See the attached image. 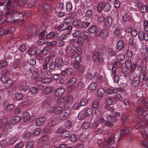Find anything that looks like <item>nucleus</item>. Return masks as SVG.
Masks as SVG:
<instances>
[{
    "instance_id": "f257e3e1",
    "label": "nucleus",
    "mask_w": 148,
    "mask_h": 148,
    "mask_svg": "<svg viewBox=\"0 0 148 148\" xmlns=\"http://www.w3.org/2000/svg\"><path fill=\"white\" fill-rule=\"evenodd\" d=\"M26 2L25 0H0V6L5 5L7 7L12 8L17 6L20 3L24 5Z\"/></svg>"
},
{
    "instance_id": "f03ea898",
    "label": "nucleus",
    "mask_w": 148,
    "mask_h": 148,
    "mask_svg": "<svg viewBox=\"0 0 148 148\" xmlns=\"http://www.w3.org/2000/svg\"><path fill=\"white\" fill-rule=\"evenodd\" d=\"M7 9L6 10V13L7 14V18L9 19V22H11L12 20H17L18 19H14V18L18 17H21L23 16V14H19L15 11L14 9L12 8H10V7H5Z\"/></svg>"
},
{
    "instance_id": "7ed1b4c3",
    "label": "nucleus",
    "mask_w": 148,
    "mask_h": 148,
    "mask_svg": "<svg viewBox=\"0 0 148 148\" xmlns=\"http://www.w3.org/2000/svg\"><path fill=\"white\" fill-rule=\"evenodd\" d=\"M73 97L72 95L67 94L63 97L58 99L57 101L59 104L63 103L66 104L67 103H70L73 101Z\"/></svg>"
},
{
    "instance_id": "20e7f679",
    "label": "nucleus",
    "mask_w": 148,
    "mask_h": 148,
    "mask_svg": "<svg viewBox=\"0 0 148 148\" xmlns=\"http://www.w3.org/2000/svg\"><path fill=\"white\" fill-rule=\"evenodd\" d=\"M73 27L71 25H67L65 24L62 23L59 26H56L55 28L60 31H66V34H69L70 33V30L72 29Z\"/></svg>"
},
{
    "instance_id": "39448f33",
    "label": "nucleus",
    "mask_w": 148,
    "mask_h": 148,
    "mask_svg": "<svg viewBox=\"0 0 148 148\" xmlns=\"http://www.w3.org/2000/svg\"><path fill=\"white\" fill-rule=\"evenodd\" d=\"M74 73L73 69L71 67L67 68L65 70L62 71L61 73L62 75L64 76L66 75L69 77L72 76Z\"/></svg>"
},
{
    "instance_id": "423d86ee",
    "label": "nucleus",
    "mask_w": 148,
    "mask_h": 148,
    "mask_svg": "<svg viewBox=\"0 0 148 148\" xmlns=\"http://www.w3.org/2000/svg\"><path fill=\"white\" fill-rule=\"evenodd\" d=\"M77 80L75 78H70L68 81V90L69 91H71L75 85Z\"/></svg>"
},
{
    "instance_id": "0eeeda50",
    "label": "nucleus",
    "mask_w": 148,
    "mask_h": 148,
    "mask_svg": "<svg viewBox=\"0 0 148 148\" xmlns=\"http://www.w3.org/2000/svg\"><path fill=\"white\" fill-rule=\"evenodd\" d=\"M92 58L95 62L98 61L100 63H101L103 61L102 56L100 55L97 51H95L94 53Z\"/></svg>"
},
{
    "instance_id": "6e6552de",
    "label": "nucleus",
    "mask_w": 148,
    "mask_h": 148,
    "mask_svg": "<svg viewBox=\"0 0 148 148\" xmlns=\"http://www.w3.org/2000/svg\"><path fill=\"white\" fill-rule=\"evenodd\" d=\"M146 111V110L141 106H138L135 107V111L138 116H142L145 113Z\"/></svg>"
},
{
    "instance_id": "1a4fd4ad",
    "label": "nucleus",
    "mask_w": 148,
    "mask_h": 148,
    "mask_svg": "<svg viewBox=\"0 0 148 148\" xmlns=\"http://www.w3.org/2000/svg\"><path fill=\"white\" fill-rule=\"evenodd\" d=\"M49 111L51 113H53L55 115H58L60 113L63 111L61 106H58L56 107H51L49 109Z\"/></svg>"
},
{
    "instance_id": "9d476101",
    "label": "nucleus",
    "mask_w": 148,
    "mask_h": 148,
    "mask_svg": "<svg viewBox=\"0 0 148 148\" xmlns=\"http://www.w3.org/2000/svg\"><path fill=\"white\" fill-rule=\"evenodd\" d=\"M69 113L65 111H63L58 116V119L60 121H64L68 116Z\"/></svg>"
},
{
    "instance_id": "9b49d317",
    "label": "nucleus",
    "mask_w": 148,
    "mask_h": 148,
    "mask_svg": "<svg viewBox=\"0 0 148 148\" xmlns=\"http://www.w3.org/2000/svg\"><path fill=\"white\" fill-rule=\"evenodd\" d=\"M138 36L140 40H142L144 39L146 42L148 41V34L146 32L142 31L139 32Z\"/></svg>"
},
{
    "instance_id": "f8f14e48",
    "label": "nucleus",
    "mask_w": 148,
    "mask_h": 148,
    "mask_svg": "<svg viewBox=\"0 0 148 148\" xmlns=\"http://www.w3.org/2000/svg\"><path fill=\"white\" fill-rule=\"evenodd\" d=\"M130 79L131 81V84L133 86L136 87L138 86L139 83V78L137 77H134L131 76L130 77Z\"/></svg>"
},
{
    "instance_id": "ddd939ff",
    "label": "nucleus",
    "mask_w": 148,
    "mask_h": 148,
    "mask_svg": "<svg viewBox=\"0 0 148 148\" xmlns=\"http://www.w3.org/2000/svg\"><path fill=\"white\" fill-rule=\"evenodd\" d=\"M82 60V57L80 56H77L75 58L73 64V66L75 68H77Z\"/></svg>"
},
{
    "instance_id": "4468645a",
    "label": "nucleus",
    "mask_w": 148,
    "mask_h": 148,
    "mask_svg": "<svg viewBox=\"0 0 148 148\" xmlns=\"http://www.w3.org/2000/svg\"><path fill=\"white\" fill-rule=\"evenodd\" d=\"M81 21L78 19H75L73 22V26L78 30L81 29Z\"/></svg>"
},
{
    "instance_id": "2eb2a0df",
    "label": "nucleus",
    "mask_w": 148,
    "mask_h": 148,
    "mask_svg": "<svg viewBox=\"0 0 148 148\" xmlns=\"http://www.w3.org/2000/svg\"><path fill=\"white\" fill-rule=\"evenodd\" d=\"M112 17L110 15L108 16L105 18V24L107 27H110L112 25Z\"/></svg>"
},
{
    "instance_id": "dca6fc26",
    "label": "nucleus",
    "mask_w": 148,
    "mask_h": 148,
    "mask_svg": "<svg viewBox=\"0 0 148 148\" xmlns=\"http://www.w3.org/2000/svg\"><path fill=\"white\" fill-rule=\"evenodd\" d=\"M23 120L24 121L29 122L31 121V116L29 113L27 112H24L22 114Z\"/></svg>"
},
{
    "instance_id": "f3484780",
    "label": "nucleus",
    "mask_w": 148,
    "mask_h": 148,
    "mask_svg": "<svg viewBox=\"0 0 148 148\" xmlns=\"http://www.w3.org/2000/svg\"><path fill=\"white\" fill-rule=\"evenodd\" d=\"M63 61L62 58L57 57L55 59V63L57 67L60 68L62 67Z\"/></svg>"
},
{
    "instance_id": "a211bd4d",
    "label": "nucleus",
    "mask_w": 148,
    "mask_h": 148,
    "mask_svg": "<svg viewBox=\"0 0 148 148\" xmlns=\"http://www.w3.org/2000/svg\"><path fill=\"white\" fill-rule=\"evenodd\" d=\"M46 120L45 117H40L37 119L35 122L36 125L38 126H40L42 125Z\"/></svg>"
},
{
    "instance_id": "6ab92c4d",
    "label": "nucleus",
    "mask_w": 148,
    "mask_h": 148,
    "mask_svg": "<svg viewBox=\"0 0 148 148\" xmlns=\"http://www.w3.org/2000/svg\"><path fill=\"white\" fill-rule=\"evenodd\" d=\"M65 89L64 88H59L55 91V95L57 96H60L62 95L65 92Z\"/></svg>"
},
{
    "instance_id": "aec40b11",
    "label": "nucleus",
    "mask_w": 148,
    "mask_h": 148,
    "mask_svg": "<svg viewBox=\"0 0 148 148\" xmlns=\"http://www.w3.org/2000/svg\"><path fill=\"white\" fill-rule=\"evenodd\" d=\"M5 16L2 14V13L0 11V23H4L6 21L8 22H9V19L7 18V14L6 13V11L5 12Z\"/></svg>"
},
{
    "instance_id": "412c9836",
    "label": "nucleus",
    "mask_w": 148,
    "mask_h": 148,
    "mask_svg": "<svg viewBox=\"0 0 148 148\" xmlns=\"http://www.w3.org/2000/svg\"><path fill=\"white\" fill-rule=\"evenodd\" d=\"M145 120H141L137 121L135 125V127L138 129L142 127L145 125Z\"/></svg>"
},
{
    "instance_id": "4be33fe9",
    "label": "nucleus",
    "mask_w": 148,
    "mask_h": 148,
    "mask_svg": "<svg viewBox=\"0 0 148 148\" xmlns=\"http://www.w3.org/2000/svg\"><path fill=\"white\" fill-rule=\"evenodd\" d=\"M51 102V100L49 98L46 99L44 101L43 104L42 105V108H47Z\"/></svg>"
},
{
    "instance_id": "5701e85b",
    "label": "nucleus",
    "mask_w": 148,
    "mask_h": 148,
    "mask_svg": "<svg viewBox=\"0 0 148 148\" xmlns=\"http://www.w3.org/2000/svg\"><path fill=\"white\" fill-rule=\"evenodd\" d=\"M140 100L143 106L145 108H148V99L144 97L140 98Z\"/></svg>"
},
{
    "instance_id": "b1692460",
    "label": "nucleus",
    "mask_w": 148,
    "mask_h": 148,
    "mask_svg": "<svg viewBox=\"0 0 148 148\" xmlns=\"http://www.w3.org/2000/svg\"><path fill=\"white\" fill-rule=\"evenodd\" d=\"M42 7L44 11L47 13H49L51 11V8L50 5L46 3L42 4Z\"/></svg>"
},
{
    "instance_id": "393cba45",
    "label": "nucleus",
    "mask_w": 148,
    "mask_h": 148,
    "mask_svg": "<svg viewBox=\"0 0 148 148\" xmlns=\"http://www.w3.org/2000/svg\"><path fill=\"white\" fill-rule=\"evenodd\" d=\"M87 116L84 110L80 111L78 115V118L79 120H81L84 119L85 117Z\"/></svg>"
},
{
    "instance_id": "a878e982",
    "label": "nucleus",
    "mask_w": 148,
    "mask_h": 148,
    "mask_svg": "<svg viewBox=\"0 0 148 148\" xmlns=\"http://www.w3.org/2000/svg\"><path fill=\"white\" fill-rule=\"evenodd\" d=\"M125 45L122 41H118L116 44V47L117 49L119 50H122L124 48Z\"/></svg>"
},
{
    "instance_id": "bb28decb",
    "label": "nucleus",
    "mask_w": 148,
    "mask_h": 148,
    "mask_svg": "<svg viewBox=\"0 0 148 148\" xmlns=\"http://www.w3.org/2000/svg\"><path fill=\"white\" fill-rule=\"evenodd\" d=\"M111 9V5L109 3H106L104 4L103 9L104 12L107 13Z\"/></svg>"
},
{
    "instance_id": "cd10ccee",
    "label": "nucleus",
    "mask_w": 148,
    "mask_h": 148,
    "mask_svg": "<svg viewBox=\"0 0 148 148\" xmlns=\"http://www.w3.org/2000/svg\"><path fill=\"white\" fill-rule=\"evenodd\" d=\"M20 119L19 116L18 115L14 116L11 120V123L12 124H15L19 122Z\"/></svg>"
},
{
    "instance_id": "c85d7f7f",
    "label": "nucleus",
    "mask_w": 148,
    "mask_h": 148,
    "mask_svg": "<svg viewBox=\"0 0 148 148\" xmlns=\"http://www.w3.org/2000/svg\"><path fill=\"white\" fill-rule=\"evenodd\" d=\"M106 118L107 120L112 123H115L118 120L116 117L110 115H108Z\"/></svg>"
},
{
    "instance_id": "c756f323",
    "label": "nucleus",
    "mask_w": 148,
    "mask_h": 148,
    "mask_svg": "<svg viewBox=\"0 0 148 148\" xmlns=\"http://www.w3.org/2000/svg\"><path fill=\"white\" fill-rule=\"evenodd\" d=\"M108 31L105 29H103L101 32L100 37L102 39H105L108 37Z\"/></svg>"
},
{
    "instance_id": "7c9ffc66",
    "label": "nucleus",
    "mask_w": 148,
    "mask_h": 148,
    "mask_svg": "<svg viewBox=\"0 0 148 148\" xmlns=\"http://www.w3.org/2000/svg\"><path fill=\"white\" fill-rule=\"evenodd\" d=\"M105 91L103 88H100L97 90V94L99 96V99H101L103 95L105 92Z\"/></svg>"
},
{
    "instance_id": "2f4dec72",
    "label": "nucleus",
    "mask_w": 148,
    "mask_h": 148,
    "mask_svg": "<svg viewBox=\"0 0 148 148\" xmlns=\"http://www.w3.org/2000/svg\"><path fill=\"white\" fill-rule=\"evenodd\" d=\"M122 19L124 22H128L130 20V16L129 13L125 12L122 16Z\"/></svg>"
},
{
    "instance_id": "473e14b6",
    "label": "nucleus",
    "mask_w": 148,
    "mask_h": 148,
    "mask_svg": "<svg viewBox=\"0 0 148 148\" xmlns=\"http://www.w3.org/2000/svg\"><path fill=\"white\" fill-rule=\"evenodd\" d=\"M130 132V130L128 128L125 127L121 131V136L123 137L129 134Z\"/></svg>"
},
{
    "instance_id": "72a5a7b5",
    "label": "nucleus",
    "mask_w": 148,
    "mask_h": 148,
    "mask_svg": "<svg viewBox=\"0 0 148 148\" xmlns=\"http://www.w3.org/2000/svg\"><path fill=\"white\" fill-rule=\"evenodd\" d=\"M37 50L40 51H39L41 52V53L43 55H46L50 52V49L48 47L45 48L42 50L39 49H38Z\"/></svg>"
},
{
    "instance_id": "f704fd0d",
    "label": "nucleus",
    "mask_w": 148,
    "mask_h": 148,
    "mask_svg": "<svg viewBox=\"0 0 148 148\" xmlns=\"http://www.w3.org/2000/svg\"><path fill=\"white\" fill-rule=\"evenodd\" d=\"M107 103L109 105H113L116 103V100L114 98H108L106 100Z\"/></svg>"
},
{
    "instance_id": "c9c22d12",
    "label": "nucleus",
    "mask_w": 148,
    "mask_h": 148,
    "mask_svg": "<svg viewBox=\"0 0 148 148\" xmlns=\"http://www.w3.org/2000/svg\"><path fill=\"white\" fill-rule=\"evenodd\" d=\"M17 138L16 137H13L10 138L8 142V145L11 146L12 145L18 140Z\"/></svg>"
},
{
    "instance_id": "e433bc0d",
    "label": "nucleus",
    "mask_w": 148,
    "mask_h": 148,
    "mask_svg": "<svg viewBox=\"0 0 148 148\" xmlns=\"http://www.w3.org/2000/svg\"><path fill=\"white\" fill-rule=\"evenodd\" d=\"M13 82L12 80L11 79H8L5 82V88L8 89L10 88L13 85Z\"/></svg>"
},
{
    "instance_id": "4c0bfd02",
    "label": "nucleus",
    "mask_w": 148,
    "mask_h": 148,
    "mask_svg": "<svg viewBox=\"0 0 148 148\" xmlns=\"http://www.w3.org/2000/svg\"><path fill=\"white\" fill-rule=\"evenodd\" d=\"M110 51L109 48L107 47H103L101 50V53L102 54L106 55L108 54Z\"/></svg>"
},
{
    "instance_id": "58836bf2",
    "label": "nucleus",
    "mask_w": 148,
    "mask_h": 148,
    "mask_svg": "<svg viewBox=\"0 0 148 148\" xmlns=\"http://www.w3.org/2000/svg\"><path fill=\"white\" fill-rule=\"evenodd\" d=\"M105 92L108 94L110 95L112 93H117L118 92V90L116 89L112 90L110 88H108L105 90Z\"/></svg>"
},
{
    "instance_id": "ea45409f",
    "label": "nucleus",
    "mask_w": 148,
    "mask_h": 148,
    "mask_svg": "<svg viewBox=\"0 0 148 148\" xmlns=\"http://www.w3.org/2000/svg\"><path fill=\"white\" fill-rule=\"evenodd\" d=\"M73 50L75 53L78 55H81L83 53L82 49L81 48L78 47H74Z\"/></svg>"
},
{
    "instance_id": "a19ab883",
    "label": "nucleus",
    "mask_w": 148,
    "mask_h": 148,
    "mask_svg": "<svg viewBox=\"0 0 148 148\" xmlns=\"http://www.w3.org/2000/svg\"><path fill=\"white\" fill-rule=\"evenodd\" d=\"M28 71V72H29L33 74H36L38 72V70L37 68L33 66L29 69Z\"/></svg>"
},
{
    "instance_id": "79ce46f5",
    "label": "nucleus",
    "mask_w": 148,
    "mask_h": 148,
    "mask_svg": "<svg viewBox=\"0 0 148 148\" xmlns=\"http://www.w3.org/2000/svg\"><path fill=\"white\" fill-rule=\"evenodd\" d=\"M29 89V86L25 84L21 85L19 87L20 90L22 91L25 92Z\"/></svg>"
},
{
    "instance_id": "37998d69",
    "label": "nucleus",
    "mask_w": 148,
    "mask_h": 148,
    "mask_svg": "<svg viewBox=\"0 0 148 148\" xmlns=\"http://www.w3.org/2000/svg\"><path fill=\"white\" fill-rule=\"evenodd\" d=\"M56 36V34L53 32H51L47 34L46 36V39H52Z\"/></svg>"
},
{
    "instance_id": "c03bdc74",
    "label": "nucleus",
    "mask_w": 148,
    "mask_h": 148,
    "mask_svg": "<svg viewBox=\"0 0 148 148\" xmlns=\"http://www.w3.org/2000/svg\"><path fill=\"white\" fill-rule=\"evenodd\" d=\"M97 27L95 25L90 26L88 29V32L91 34H93L96 31Z\"/></svg>"
},
{
    "instance_id": "a18cd8bd",
    "label": "nucleus",
    "mask_w": 148,
    "mask_h": 148,
    "mask_svg": "<svg viewBox=\"0 0 148 148\" xmlns=\"http://www.w3.org/2000/svg\"><path fill=\"white\" fill-rule=\"evenodd\" d=\"M58 119L56 117H54L51 119V121L49 123V125L51 126L56 125L57 121Z\"/></svg>"
},
{
    "instance_id": "49530a36",
    "label": "nucleus",
    "mask_w": 148,
    "mask_h": 148,
    "mask_svg": "<svg viewBox=\"0 0 148 148\" xmlns=\"http://www.w3.org/2000/svg\"><path fill=\"white\" fill-rule=\"evenodd\" d=\"M40 39L38 41L37 43L39 45H42L47 43L48 40L47 39L45 38H40Z\"/></svg>"
},
{
    "instance_id": "de8ad7c7",
    "label": "nucleus",
    "mask_w": 148,
    "mask_h": 148,
    "mask_svg": "<svg viewBox=\"0 0 148 148\" xmlns=\"http://www.w3.org/2000/svg\"><path fill=\"white\" fill-rule=\"evenodd\" d=\"M8 145L7 140L3 139L0 141V146L2 148Z\"/></svg>"
},
{
    "instance_id": "09e8293b",
    "label": "nucleus",
    "mask_w": 148,
    "mask_h": 148,
    "mask_svg": "<svg viewBox=\"0 0 148 148\" xmlns=\"http://www.w3.org/2000/svg\"><path fill=\"white\" fill-rule=\"evenodd\" d=\"M52 90V88L51 86L47 87L45 88L43 90L44 93L45 94H49Z\"/></svg>"
},
{
    "instance_id": "8fccbe9b",
    "label": "nucleus",
    "mask_w": 148,
    "mask_h": 148,
    "mask_svg": "<svg viewBox=\"0 0 148 148\" xmlns=\"http://www.w3.org/2000/svg\"><path fill=\"white\" fill-rule=\"evenodd\" d=\"M97 83L95 82L91 83L89 86V89L91 91L95 90L97 86Z\"/></svg>"
},
{
    "instance_id": "3c124183",
    "label": "nucleus",
    "mask_w": 148,
    "mask_h": 148,
    "mask_svg": "<svg viewBox=\"0 0 148 148\" xmlns=\"http://www.w3.org/2000/svg\"><path fill=\"white\" fill-rule=\"evenodd\" d=\"M66 10L67 12H70L72 9V5L71 3L68 2L66 4Z\"/></svg>"
},
{
    "instance_id": "603ef678",
    "label": "nucleus",
    "mask_w": 148,
    "mask_h": 148,
    "mask_svg": "<svg viewBox=\"0 0 148 148\" xmlns=\"http://www.w3.org/2000/svg\"><path fill=\"white\" fill-rule=\"evenodd\" d=\"M8 65V62L5 60H3L0 62V70L3 68L6 67Z\"/></svg>"
},
{
    "instance_id": "864d4df0",
    "label": "nucleus",
    "mask_w": 148,
    "mask_h": 148,
    "mask_svg": "<svg viewBox=\"0 0 148 148\" xmlns=\"http://www.w3.org/2000/svg\"><path fill=\"white\" fill-rule=\"evenodd\" d=\"M51 81H52V78L50 77L44 78L41 81L42 83L45 84L50 83Z\"/></svg>"
},
{
    "instance_id": "5fc2aeb1",
    "label": "nucleus",
    "mask_w": 148,
    "mask_h": 148,
    "mask_svg": "<svg viewBox=\"0 0 148 148\" xmlns=\"http://www.w3.org/2000/svg\"><path fill=\"white\" fill-rule=\"evenodd\" d=\"M123 136H121V134L120 135L115 134L114 136L113 139L114 140V141H118L122 139Z\"/></svg>"
},
{
    "instance_id": "6e6d98bb",
    "label": "nucleus",
    "mask_w": 148,
    "mask_h": 148,
    "mask_svg": "<svg viewBox=\"0 0 148 148\" xmlns=\"http://www.w3.org/2000/svg\"><path fill=\"white\" fill-rule=\"evenodd\" d=\"M32 134L29 132H25L23 134V138L25 139H27L31 138Z\"/></svg>"
},
{
    "instance_id": "4d7b16f0",
    "label": "nucleus",
    "mask_w": 148,
    "mask_h": 148,
    "mask_svg": "<svg viewBox=\"0 0 148 148\" xmlns=\"http://www.w3.org/2000/svg\"><path fill=\"white\" fill-rule=\"evenodd\" d=\"M82 32L79 31H77L72 34V36L74 38H79L82 36Z\"/></svg>"
},
{
    "instance_id": "13d9d810",
    "label": "nucleus",
    "mask_w": 148,
    "mask_h": 148,
    "mask_svg": "<svg viewBox=\"0 0 148 148\" xmlns=\"http://www.w3.org/2000/svg\"><path fill=\"white\" fill-rule=\"evenodd\" d=\"M140 11L142 13H144L146 11L148 13V5L142 6L140 8Z\"/></svg>"
},
{
    "instance_id": "bf43d9fd",
    "label": "nucleus",
    "mask_w": 148,
    "mask_h": 148,
    "mask_svg": "<svg viewBox=\"0 0 148 148\" xmlns=\"http://www.w3.org/2000/svg\"><path fill=\"white\" fill-rule=\"evenodd\" d=\"M56 64H54L52 61L49 62V67L50 70H54L56 69Z\"/></svg>"
},
{
    "instance_id": "052dcab7",
    "label": "nucleus",
    "mask_w": 148,
    "mask_h": 148,
    "mask_svg": "<svg viewBox=\"0 0 148 148\" xmlns=\"http://www.w3.org/2000/svg\"><path fill=\"white\" fill-rule=\"evenodd\" d=\"M70 135L69 132L68 131H64L61 134V136L63 138H65L68 137Z\"/></svg>"
},
{
    "instance_id": "680f3d73",
    "label": "nucleus",
    "mask_w": 148,
    "mask_h": 148,
    "mask_svg": "<svg viewBox=\"0 0 148 148\" xmlns=\"http://www.w3.org/2000/svg\"><path fill=\"white\" fill-rule=\"evenodd\" d=\"M77 69V71L79 73H81L83 72L85 69L84 66L82 65H79Z\"/></svg>"
},
{
    "instance_id": "e2e57ef3",
    "label": "nucleus",
    "mask_w": 148,
    "mask_h": 148,
    "mask_svg": "<svg viewBox=\"0 0 148 148\" xmlns=\"http://www.w3.org/2000/svg\"><path fill=\"white\" fill-rule=\"evenodd\" d=\"M84 40V39L79 38L77 40L76 43L79 46L81 47L82 45Z\"/></svg>"
},
{
    "instance_id": "0e129e2a",
    "label": "nucleus",
    "mask_w": 148,
    "mask_h": 148,
    "mask_svg": "<svg viewBox=\"0 0 148 148\" xmlns=\"http://www.w3.org/2000/svg\"><path fill=\"white\" fill-rule=\"evenodd\" d=\"M97 21H98L100 23H102L103 22L104 19L105 18L104 16L102 14H99L98 15V16L97 17Z\"/></svg>"
},
{
    "instance_id": "69168bd1",
    "label": "nucleus",
    "mask_w": 148,
    "mask_h": 148,
    "mask_svg": "<svg viewBox=\"0 0 148 148\" xmlns=\"http://www.w3.org/2000/svg\"><path fill=\"white\" fill-rule=\"evenodd\" d=\"M90 25V23L88 22L85 21L81 23V29L83 28H86L87 27Z\"/></svg>"
},
{
    "instance_id": "338daca9",
    "label": "nucleus",
    "mask_w": 148,
    "mask_h": 148,
    "mask_svg": "<svg viewBox=\"0 0 148 148\" xmlns=\"http://www.w3.org/2000/svg\"><path fill=\"white\" fill-rule=\"evenodd\" d=\"M47 34V32L46 30H44L40 33L39 34V38H43L46 37Z\"/></svg>"
},
{
    "instance_id": "774afa93",
    "label": "nucleus",
    "mask_w": 148,
    "mask_h": 148,
    "mask_svg": "<svg viewBox=\"0 0 148 148\" xmlns=\"http://www.w3.org/2000/svg\"><path fill=\"white\" fill-rule=\"evenodd\" d=\"M87 102V99L86 98H84L80 101L79 105L81 106H84L86 104Z\"/></svg>"
}]
</instances>
